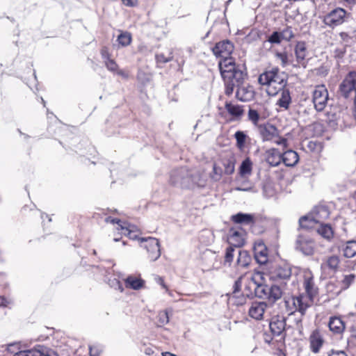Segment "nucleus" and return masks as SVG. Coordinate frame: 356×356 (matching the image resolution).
<instances>
[{"label": "nucleus", "instance_id": "nucleus-33", "mask_svg": "<svg viewBox=\"0 0 356 356\" xmlns=\"http://www.w3.org/2000/svg\"><path fill=\"white\" fill-rule=\"evenodd\" d=\"M252 171V162L251 161L250 158H246L243 161L240 167H239V175L241 177L247 178L251 174Z\"/></svg>", "mask_w": 356, "mask_h": 356}, {"label": "nucleus", "instance_id": "nucleus-5", "mask_svg": "<svg viewBox=\"0 0 356 356\" xmlns=\"http://www.w3.org/2000/svg\"><path fill=\"white\" fill-rule=\"evenodd\" d=\"M315 241L307 234H300L296 240L295 249L305 256H312L316 250Z\"/></svg>", "mask_w": 356, "mask_h": 356}, {"label": "nucleus", "instance_id": "nucleus-26", "mask_svg": "<svg viewBox=\"0 0 356 356\" xmlns=\"http://www.w3.org/2000/svg\"><path fill=\"white\" fill-rule=\"evenodd\" d=\"M343 255L346 258H353L356 255V241H346L341 245Z\"/></svg>", "mask_w": 356, "mask_h": 356}, {"label": "nucleus", "instance_id": "nucleus-11", "mask_svg": "<svg viewBox=\"0 0 356 356\" xmlns=\"http://www.w3.org/2000/svg\"><path fill=\"white\" fill-rule=\"evenodd\" d=\"M170 181L171 184L175 186L188 187L190 186L191 177L187 170L181 168L171 172Z\"/></svg>", "mask_w": 356, "mask_h": 356}, {"label": "nucleus", "instance_id": "nucleus-14", "mask_svg": "<svg viewBox=\"0 0 356 356\" xmlns=\"http://www.w3.org/2000/svg\"><path fill=\"white\" fill-rule=\"evenodd\" d=\"M291 275V268L288 264H281L270 272V278L275 281L289 280Z\"/></svg>", "mask_w": 356, "mask_h": 356}, {"label": "nucleus", "instance_id": "nucleus-42", "mask_svg": "<svg viewBox=\"0 0 356 356\" xmlns=\"http://www.w3.org/2000/svg\"><path fill=\"white\" fill-rule=\"evenodd\" d=\"M236 140V146L238 149H243L245 147L247 135L241 131H237L234 134Z\"/></svg>", "mask_w": 356, "mask_h": 356}, {"label": "nucleus", "instance_id": "nucleus-17", "mask_svg": "<svg viewBox=\"0 0 356 356\" xmlns=\"http://www.w3.org/2000/svg\"><path fill=\"white\" fill-rule=\"evenodd\" d=\"M254 254L257 262L265 264L268 260V250L262 241H257L254 245Z\"/></svg>", "mask_w": 356, "mask_h": 356}, {"label": "nucleus", "instance_id": "nucleus-12", "mask_svg": "<svg viewBox=\"0 0 356 356\" xmlns=\"http://www.w3.org/2000/svg\"><path fill=\"white\" fill-rule=\"evenodd\" d=\"M303 286L306 292L304 296H308L311 300V302L313 303L314 297L317 294L318 289L314 284L313 273L309 269L304 270L303 271Z\"/></svg>", "mask_w": 356, "mask_h": 356}, {"label": "nucleus", "instance_id": "nucleus-60", "mask_svg": "<svg viewBox=\"0 0 356 356\" xmlns=\"http://www.w3.org/2000/svg\"><path fill=\"white\" fill-rule=\"evenodd\" d=\"M123 3L128 6H133L136 3L137 0H122Z\"/></svg>", "mask_w": 356, "mask_h": 356}, {"label": "nucleus", "instance_id": "nucleus-40", "mask_svg": "<svg viewBox=\"0 0 356 356\" xmlns=\"http://www.w3.org/2000/svg\"><path fill=\"white\" fill-rule=\"evenodd\" d=\"M252 290L256 296L260 298H268L269 286L264 284V282L259 286H255Z\"/></svg>", "mask_w": 356, "mask_h": 356}, {"label": "nucleus", "instance_id": "nucleus-28", "mask_svg": "<svg viewBox=\"0 0 356 356\" xmlns=\"http://www.w3.org/2000/svg\"><path fill=\"white\" fill-rule=\"evenodd\" d=\"M124 282L127 288L134 290H138L143 288L145 283L142 279L132 275L127 277Z\"/></svg>", "mask_w": 356, "mask_h": 356}, {"label": "nucleus", "instance_id": "nucleus-7", "mask_svg": "<svg viewBox=\"0 0 356 356\" xmlns=\"http://www.w3.org/2000/svg\"><path fill=\"white\" fill-rule=\"evenodd\" d=\"M346 11L341 8L332 10L323 17V23L330 27L334 28L343 24L346 16Z\"/></svg>", "mask_w": 356, "mask_h": 356}, {"label": "nucleus", "instance_id": "nucleus-62", "mask_svg": "<svg viewBox=\"0 0 356 356\" xmlns=\"http://www.w3.org/2000/svg\"><path fill=\"white\" fill-rule=\"evenodd\" d=\"M341 40L346 41L347 40L348 38H349V35H348V33H345V32H341L339 34Z\"/></svg>", "mask_w": 356, "mask_h": 356}, {"label": "nucleus", "instance_id": "nucleus-37", "mask_svg": "<svg viewBox=\"0 0 356 356\" xmlns=\"http://www.w3.org/2000/svg\"><path fill=\"white\" fill-rule=\"evenodd\" d=\"M225 108L232 116L238 118L243 114V109L241 106L233 104L231 102H226Z\"/></svg>", "mask_w": 356, "mask_h": 356}, {"label": "nucleus", "instance_id": "nucleus-19", "mask_svg": "<svg viewBox=\"0 0 356 356\" xmlns=\"http://www.w3.org/2000/svg\"><path fill=\"white\" fill-rule=\"evenodd\" d=\"M243 278H238L234 283V291L229 296L228 301L229 303L235 305H242L245 302V297L240 294V288L241 286V281Z\"/></svg>", "mask_w": 356, "mask_h": 356}, {"label": "nucleus", "instance_id": "nucleus-50", "mask_svg": "<svg viewBox=\"0 0 356 356\" xmlns=\"http://www.w3.org/2000/svg\"><path fill=\"white\" fill-rule=\"evenodd\" d=\"M253 186L248 180L244 181L240 186H237L235 190L238 191H250Z\"/></svg>", "mask_w": 356, "mask_h": 356}, {"label": "nucleus", "instance_id": "nucleus-41", "mask_svg": "<svg viewBox=\"0 0 356 356\" xmlns=\"http://www.w3.org/2000/svg\"><path fill=\"white\" fill-rule=\"evenodd\" d=\"M248 117L250 121L254 125L259 126V122L264 119V117H262L261 113H259L258 111L250 108L248 113Z\"/></svg>", "mask_w": 356, "mask_h": 356}, {"label": "nucleus", "instance_id": "nucleus-32", "mask_svg": "<svg viewBox=\"0 0 356 356\" xmlns=\"http://www.w3.org/2000/svg\"><path fill=\"white\" fill-rule=\"evenodd\" d=\"M248 280V287L252 290L255 286H259L264 282V274L261 272H254L247 277Z\"/></svg>", "mask_w": 356, "mask_h": 356}, {"label": "nucleus", "instance_id": "nucleus-59", "mask_svg": "<svg viewBox=\"0 0 356 356\" xmlns=\"http://www.w3.org/2000/svg\"><path fill=\"white\" fill-rule=\"evenodd\" d=\"M101 54L104 60H108V58H110L108 52L106 49H102Z\"/></svg>", "mask_w": 356, "mask_h": 356}, {"label": "nucleus", "instance_id": "nucleus-63", "mask_svg": "<svg viewBox=\"0 0 356 356\" xmlns=\"http://www.w3.org/2000/svg\"><path fill=\"white\" fill-rule=\"evenodd\" d=\"M296 324H297V327H298V329L300 330V332L301 331V330L302 329V319L301 318H299L298 320L296 321Z\"/></svg>", "mask_w": 356, "mask_h": 356}, {"label": "nucleus", "instance_id": "nucleus-58", "mask_svg": "<svg viewBox=\"0 0 356 356\" xmlns=\"http://www.w3.org/2000/svg\"><path fill=\"white\" fill-rule=\"evenodd\" d=\"M339 3L352 5L356 2V0H337Z\"/></svg>", "mask_w": 356, "mask_h": 356}, {"label": "nucleus", "instance_id": "nucleus-39", "mask_svg": "<svg viewBox=\"0 0 356 356\" xmlns=\"http://www.w3.org/2000/svg\"><path fill=\"white\" fill-rule=\"evenodd\" d=\"M282 296V290L277 285L273 284L269 286L268 298L270 300L275 301L280 299Z\"/></svg>", "mask_w": 356, "mask_h": 356}, {"label": "nucleus", "instance_id": "nucleus-53", "mask_svg": "<svg viewBox=\"0 0 356 356\" xmlns=\"http://www.w3.org/2000/svg\"><path fill=\"white\" fill-rule=\"evenodd\" d=\"M275 56L278 60H280L282 66H285L286 65L288 58L285 52H277Z\"/></svg>", "mask_w": 356, "mask_h": 356}, {"label": "nucleus", "instance_id": "nucleus-45", "mask_svg": "<svg viewBox=\"0 0 356 356\" xmlns=\"http://www.w3.org/2000/svg\"><path fill=\"white\" fill-rule=\"evenodd\" d=\"M235 251V248L233 246H229L226 249L225 256V264H227L230 266L234 259V252Z\"/></svg>", "mask_w": 356, "mask_h": 356}, {"label": "nucleus", "instance_id": "nucleus-2", "mask_svg": "<svg viewBox=\"0 0 356 356\" xmlns=\"http://www.w3.org/2000/svg\"><path fill=\"white\" fill-rule=\"evenodd\" d=\"M259 83L265 87L268 95L275 96L286 86L285 75L280 72L277 68H273L259 75Z\"/></svg>", "mask_w": 356, "mask_h": 356}, {"label": "nucleus", "instance_id": "nucleus-1", "mask_svg": "<svg viewBox=\"0 0 356 356\" xmlns=\"http://www.w3.org/2000/svg\"><path fill=\"white\" fill-rule=\"evenodd\" d=\"M219 69L221 76L225 83V94L231 95L233 93L235 86L242 83L245 74L236 66L234 60L227 58L219 62Z\"/></svg>", "mask_w": 356, "mask_h": 356}, {"label": "nucleus", "instance_id": "nucleus-56", "mask_svg": "<svg viewBox=\"0 0 356 356\" xmlns=\"http://www.w3.org/2000/svg\"><path fill=\"white\" fill-rule=\"evenodd\" d=\"M111 286L113 287L115 289L120 291V292L124 291V288L122 284L116 279H114L111 281Z\"/></svg>", "mask_w": 356, "mask_h": 356}, {"label": "nucleus", "instance_id": "nucleus-57", "mask_svg": "<svg viewBox=\"0 0 356 356\" xmlns=\"http://www.w3.org/2000/svg\"><path fill=\"white\" fill-rule=\"evenodd\" d=\"M155 281L157 284L161 286V287L165 290V291H168V287L165 284L164 280L162 277L157 276L155 277Z\"/></svg>", "mask_w": 356, "mask_h": 356}, {"label": "nucleus", "instance_id": "nucleus-38", "mask_svg": "<svg viewBox=\"0 0 356 356\" xmlns=\"http://www.w3.org/2000/svg\"><path fill=\"white\" fill-rule=\"evenodd\" d=\"M169 314L168 310H162L158 312L156 316V326L157 327H163L169 323Z\"/></svg>", "mask_w": 356, "mask_h": 356}, {"label": "nucleus", "instance_id": "nucleus-24", "mask_svg": "<svg viewBox=\"0 0 356 356\" xmlns=\"http://www.w3.org/2000/svg\"><path fill=\"white\" fill-rule=\"evenodd\" d=\"M296 60L299 64L305 65V58L307 56L306 44L304 42H298L295 47Z\"/></svg>", "mask_w": 356, "mask_h": 356}, {"label": "nucleus", "instance_id": "nucleus-52", "mask_svg": "<svg viewBox=\"0 0 356 356\" xmlns=\"http://www.w3.org/2000/svg\"><path fill=\"white\" fill-rule=\"evenodd\" d=\"M105 221L106 222H110V223H112V224H115L116 223L118 225L117 230L119 231V232L121 230L122 225H124V223L127 222H122L120 220L117 219V218H112L111 217H107L105 219Z\"/></svg>", "mask_w": 356, "mask_h": 356}, {"label": "nucleus", "instance_id": "nucleus-51", "mask_svg": "<svg viewBox=\"0 0 356 356\" xmlns=\"http://www.w3.org/2000/svg\"><path fill=\"white\" fill-rule=\"evenodd\" d=\"M355 275L354 274H349L344 276L343 280V284L346 288H348L355 281Z\"/></svg>", "mask_w": 356, "mask_h": 356}, {"label": "nucleus", "instance_id": "nucleus-47", "mask_svg": "<svg viewBox=\"0 0 356 356\" xmlns=\"http://www.w3.org/2000/svg\"><path fill=\"white\" fill-rule=\"evenodd\" d=\"M282 40L289 41L294 37L291 27H286L282 31H280Z\"/></svg>", "mask_w": 356, "mask_h": 356}, {"label": "nucleus", "instance_id": "nucleus-30", "mask_svg": "<svg viewBox=\"0 0 356 356\" xmlns=\"http://www.w3.org/2000/svg\"><path fill=\"white\" fill-rule=\"evenodd\" d=\"M317 233L327 241H331L334 236V231L330 225L321 224L316 229Z\"/></svg>", "mask_w": 356, "mask_h": 356}, {"label": "nucleus", "instance_id": "nucleus-8", "mask_svg": "<svg viewBox=\"0 0 356 356\" xmlns=\"http://www.w3.org/2000/svg\"><path fill=\"white\" fill-rule=\"evenodd\" d=\"M341 95L345 98L356 95V72H350L339 86Z\"/></svg>", "mask_w": 356, "mask_h": 356}, {"label": "nucleus", "instance_id": "nucleus-3", "mask_svg": "<svg viewBox=\"0 0 356 356\" xmlns=\"http://www.w3.org/2000/svg\"><path fill=\"white\" fill-rule=\"evenodd\" d=\"M234 169V158L232 156L223 158L213 163L211 177L213 181H219L224 174L227 175L233 174Z\"/></svg>", "mask_w": 356, "mask_h": 356}, {"label": "nucleus", "instance_id": "nucleus-23", "mask_svg": "<svg viewBox=\"0 0 356 356\" xmlns=\"http://www.w3.org/2000/svg\"><path fill=\"white\" fill-rule=\"evenodd\" d=\"M236 96L241 102L252 100L254 96V92L251 86H238Z\"/></svg>", "mask_w": 356, "mask_h": 356}, {"label": "nucleus", "instance_id": "nucleus-35", "mask_svg": "<svg viewBox=\"0 0 356 356\" xmlns=\"http://www.w3.org/2000/svg\"><path fill=\"white\" fill-rule=\"evenodd\" d=\"M235 223L250 225L253 222V216L248 213H238L232 217Z\"/></svg>", "mask_w": 356, "mask_h": 356}, {"label": "nucleus", "instance_id": "nucleus-49", "mask_svg": "<svg viewBox=\"0 0 356 356\" xmlns=\"http://www.w3.org/2000/svg\"><path fill=\"white\" fill-rule=\"evenodd\" d=\"M104 63L106 68L111 72H115L118 69V65L115 60L111 58H108V60H104Z\"/></svg>", "mask_w": 356, "mask_h": 356}, {"label": "nucleus", "instance_id": "nucleus-27", "mask_svg": "<svg viewBox=\"0 0 356 356\" xmlns=\"http://www.w3.org/2000/svg\"><path fill=\"white\" fill-rule=\"evenodd\" d=\"M328 326L332 332L337 334L341 333L345 329V325L342 320L336 316L330 318Z\"/></svg>", "mask_w": 356, "mask_h": 356}, {"label": "nucleus", "instance_id": "nucleus-55", "mask_svg": "<svg viewBox=\"0 0 356 356\" xmlns=\"http://www.w3.org/2000/svg\"><path fill=\"white\" fill-rule=\"evenodd\" d=\"M156 59L157 63H165L170 61L172 59V56L165 57L163 54H159L156 55Z\"/></svg>", "mask_w": 356, "mask_h": 356}, {"label": "nucleus", "instance_id": "nucleus-18", "mask_svg": "<svg viewBox=\"0 0 356 356\" xmlns=\"http://www.w3.org/2000/svg\"><path fill=\"white\" fill-rule=\"evenodd\" d=\"M270 330L274 336L284 334L286 329V319L284 316H275L272 318L269 324Z\"/></svg>", "mask_w": 356, "mask_h": 356}, {"label": "nucleus", "instance_id": "nucleus-54", "mask_svg": "<svg viewBox=\"0 0 356 356\" xmlns=\"http://www.w3.org/2000/svg\"><path fill=\"white\" fill-rule=\"evenodd\" d=\"M346 48L344 46L337 47L334 51V54L336 58H342L345 54Z\"/></svg>", "mask_w": 356, "mask_h": 356}, {"label": "nucleus", "instance_id": "nucleus-36", "mask_svg": "<svg viewBox=\"0 0 356 356\" xmlns=\"http://www.w3.org/2000/svg\"><path fill=\"white\" fill-rule=\"evenodd\" d=\"M251 261L249 253L245 250H238L236 264L241 267H247Z\"/></svg>", "mask_w": 356, "mask_h": 356}, {"label": "nucleus", "instance_id": "nucleus-48", "mask_svg": "<svg viewBox=\"0 0 356 356\" xmlns=\"http://www.w3.org/2000/svg\"><path fill=\"white\" fill-rule=\"evenodd\" d=\"M90 356H100L104 350V347L100 344H95L89 346Z\"/></svg>", "mask_w": 356, "mask_h": 356}, {"label": "nucleus", "instance_id": "nucleus-13", "mask_svg": "<svg viewBox=\"0 0 356 356\" xmlns=\"http://www.w3.org/2000/svg\"><path fill=\"white\" fill-rule=\"evenodd\" d=\"M212 51L216 56L223 58L222 60L227 58H232L233 60L229 56L234 51V45L229 40H223L216 43L212 49Z\"/></svg>", "mask_w": 356, "mask_h": 356}, {"label": "nucleus", "instance_id": "nucleus-22", "mask_svg": "<svg viewBox=\"0 0 356 356\" xmlns=\"http://www.w3.org/2000/svg\"><path fill=\"white\" fill-rule=\"evenodd\" d=\"M266 161L271 166H277L282 161V154L275 148H271L266 152Z\"/></svg>", "mask_w": 356, "mask_h": 356}, {"label": "nucleus", "instance_id": "nucleus-16", "mask_svg": "<svg viewBox=\"0 0 356 356\" xmlns=\"http://www.w3.org/2000/svg\"><path fill=\"white\" fill-rule=\"evenodd\" d=\"M268 305L265 302H253L249 308V316L257 321L264 319Z\"/></svg>", "mask_w": 356, "mask_h": 356}, {"label": "nucleus", "instance_id": "nucleus-61", "mask_svg": "<svg viewBox=\"0 0 356 356\" xmlns=\"http://www.w3.org/2000/svg\"><path fill=\"white\" fill-rule=\"evenodd\" d=\"M118 75L124 77V78H127L128 77V74L123 70H118L115 72Z\"/></svg>", "mask_w": 356, "mask_h": 356}, {"label": "nucleus", "instance_id": "nucleus-34", "mask_svg": "<svg viewBox=\"0 0 356 356\" xmlns=\"http://www.w3.org/2000/svg\"><path fill=\"white\" fill-rule=\"evenodd\" d=\"M281 97L277 100V104L282 108L286 110L289 108V105L291 102V98L290 92L288 90L282 89Z\"/></svg>", "mask_w": 356, "mask_h": 356}, {"label": "nucleus", "instance_id": "nucleus-43", "mask_svg": "<svg viewBox=\"0 0 356 356\" xmlns=\"http://www.w3.org/2000/svg\"><path fill=\"white\" fill-rule=\"evenodd\" d=\"M119 44L122 47L129 45L131 41V35L128 32H122L117 38Z\"/></svg>", "mask_w": 356, "mask_h": 356}, {"label": "nucleus", "instance_id": "nucleus-25", "mask_svg": "<svg viewBox=\"0 0 356 356\" xmlns=\"http://www.w3.org/2000/svg\"><path fill=\"white\" fill-rule=\"evenodd\" d=\"M299 161V156L296 152L289 149L282 154V162L289 167L295 166Z\"/></svg>", "mask_w": 356, "mask_h": 356}, {"label": "nucleus", "instance_id": "nucleus-44", "mask_svg": "<svg viewBox=\"0 0 356 356\" xmlns=\"http://www.w3.org/2000/svg\"><path fill=\"white\" fill-rule=\"evenodd\" d=\"M339 264V258L336 255L330 256L327 258L326 261V266L332 270H335L337 268Z\"/></svg>", "mask_w": 356, "mask_h": 356}, {"label": "nucleus", "instance_id": "nucleus-6", "mask_svg": "<svg viewBox=\"0 0 356 356\" xmlns=\"http://www.w3.org/2000/svg\"><path fill=\"white\" fill-rule=\"evenodd\" d=\"M259 129L264 140H271L277 145L287 147V140L280 137L279 131L274 125L270 124L260 125Z\"/></svg>", "mask_w": 356, "mask_h": 356}, {"label": "nucleus", "instance_id": "nucleus-20", "mask_svg": "<svg viewBox=\"0 0 356 356\" xmlns=\"http://www.w3.org/2000/svg\"><path fill=\"white\" fill-rule=\"evenodd\" d=\"M324 343L323 337L319 330H314L309 336L310 349L314 353H318Z\"/></svg>", "mask_w": 356, "mask_h": 356}, {"label": "nucleus", "instance_id": "nucleus-64", "mask_svg": "<svg viewBox=\"0 0 356 356\" xmlns=\"http://www.w3.org/2000/svg\"><path fill=\"white\" fill-rule=\"evenodd\" d=\"M153 353H154V351H153V350L151 348H147L145 350V353L146 355H150L153 354Z\"/></svg>", "mask_w": 356, "mask_h": 356}, {"label": "nucleus", "instance_id": "nucleus-9", "mask_svg": "<svg viewBox=\"0 0 356 356\" xmlns=\"http://www.w3.org/2000/svg\"><path fill=\"white\" fill-rule=\"evenodd\" d=\"M313 103L316 111H323L327 104L328 92L324 85L317 86L313 92Z\"/></svg>", "mask_w": 356, "mask_h": 356}, {"label": "nucleus", "instance_id": "nucleus-29", "mask_svg": "<svg viewBox=\"0 0 356 356\" xmlns=\"http://www.w3.org/2000/svg\"><path fill=\"white\" fill-rule=\"evenodd\" d=\"M228 242L231 246L238 248L243 245L244 239L241 232L231 230L228 237Z\"/></svg>", "mask_w": 356, "mask_h": 356}, {"label": "nucleus", "instance_id": "nucleus-21", "mask_svg": "<svg viewBox=\"0 0 356 356\" xmlns=\"http://www.w3.org/2000/svg\"><path fill=\"white\" fill-rule=\"evenodd\" d=\"M320 220L321 219L317 213H312L308 216L301 217L299 220V224L300 227L309 229L314 228Z\"/></svg>", "mask_w": 356, "mask_h": 356}, {"label": "nucleus", "instance_id": "nucleus-46", "mask_svg": "<svg viewBox=\"0 0 356 356\" xmlns=\"http://www.w3.org/2000/svg\"><path fill=\"white\" fill-rule=\"evenodd\" d=\"M282 41L280 31H274L265 42L270 44H280Z\"/></svg>", "mask_w": 356, "mask_h": 356}, {"label": "nucleus", "instance_id": "nucleus-31", "mask_svg": "<svg viewBox=\"0 0 356 356\" xmlns=\"http://www.w3.org/2000/svg\"><path fill=\"white\" fill-rule=\"evenodd\" d=\"M120 232L122 234L128 236L131 239H136L138 236V230L135 225L126 222L124 223V225H122Z\"/></svg>", "mask_w": 356, "mask_h": 356}, {"label": "nucleus", "instance_id": "nucleus-15", "mask_svg": "<svg viewBox=\"0 0 356 356\" xmlns=\"http://www.w3.org/2000/svg\"><path fill=\"white\" fill-rule=\"evenodd\" d=\"M13 356H58V355L47 347L38 346L34 349L19 351Z\"/></svg>", "mask_w": 356, "mask_h": 356}, {"label": "nucleus", "instance_id": "nucleus-4", "mask_svg": "<svg viewBox=\"0 0 356 356\" xmlns=\"http://www.w3.org/2000/svg\"><path fill=\"white\" fill-rule=\"evenodd\" d=\"M285 306L290 314L298 311L303 315L306 309L312 304L308 296L300 294L298 296H292L285 300Z\"/></svg>", "mask_w": 356, "mask_h": 356}, {"label": "nucleus", "instance_id": "nucleus-10", "mask_svg": "<svg viewBox=\"0 0 356 356\" xmlns=\"http://www.w3.org/2000/svg\"><path fill=\"white\" fill-rule=\"evenodd\" d=\"M140 242L145 243L143 247L148 252V258L150 261H154L161 256L160 245L159 240L156 238H140Z\"/></svg>", "mask_w": 356, "mask_h": 356}]
</instances>
